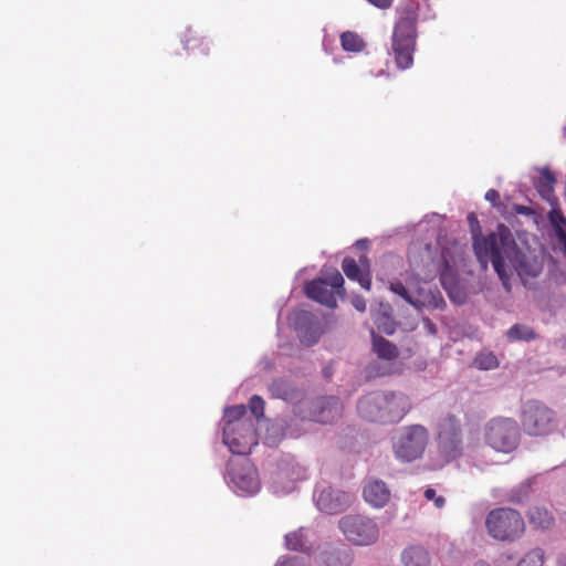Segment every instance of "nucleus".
<instances>
[{"label":"nucleus","mask_w":566,"mask_h":566,"mask_svg":"<svg viewBox=\"0 0 566 566\" xmlns=\"http://www.w3.org/2000/svg\"><path fill=\"white\" fill-rule=\"evenodd\" d=\"M424 497L428 501H433L436 507H438V509H442L446 504V499L443 496H437L436 491L431 488H428L424 491Z\"/></svg>","instance_id":"obj_32"},{"label":"nucleus","mask_w":566,"mask_h":566,"mask_svg":"<svg viewBox=\"0 0 566 566\" xmlns=\"http://www.w3.org/2000/svg\"><path fill=\"white\" fill-rule=\"evenodd\" d=\"M360 268H366L367 264L369 265V261L366 255H361L359 258Z\"/></svg>","instance_id":"obj_38"},{"label":"nucleus","mask_w":566,"mask_h":566,"mask_svg":"<svg viewBox=\"0 0 566 566\" xmlns=\"http://www.w3.org/2000/svg\"><path fill=\"white\" fill-rule=\"evenodd\" d=\"M485 526L492 538L502 542H514L525 532V522L522 515L511 507L492 510L485 518Z\"/></svg>","instance_id":"obj_5"},{"label":"nucleus","mask_w":566,"mask_h":566,"mask_svg":"<svg viewBox=\"0 0 566 566\" xmlns=\"http://www.w3.org/2000/svg\"><path fill=\"white\" fill-rule=\"evenodd\" d=\"M264 407L265 402L260 396L255 395L251 397L249 401V408L256 419H260L264 416Z\"/></svg>","instance_id":"obj_31"},{"label":"nucleus","mask_w":566,"mask_h":566,"mask_svg":"<svg viewBox=\"0 0 566 566\" xmlns=\"http://www.w3.org/2000/svg\"><path fill=\"white\" fill-rule=\"evenodd\" d=\"M473 363L481 370H489L499 366L497 358L493 353H481L476 355Z\"/></svg>","instance_id":"obj_28"},{"label":"nucleus","mask_w":566,"mask_h":566,"mask_svg":"<svg viewBox=\"0 0 566 566\" xmlns=\"http://www.w3.org/2000/svg\"><path fill=\"white\" fill-rule=\"evenodd\" d=\"M223 442L233 454H249L258 443L253 422L224 424Z\"/></svg>","instance_id":"obj_11"},{"label":"nucleus","mask_w":566,"mask_h":566,"mask_svg":"<svg viewBox=\"0 0 566 566\" xmlns=\"http://www.w3.org/2000/svg\"><path fill=\"white\" fill-rule=\"evenodd\" d=\"M340 46L346 52H361L366 43L360 35L352 31H345L340 34Z\"/></svg>","instance_id":"obj_22"},{"label":"nucleus","mask_w":566,"mask_h":566,"mask_svg":"<svg viewBox=\"0 0 566 566\" xmlns=\"http://www.w3.org/2000/svg\"><path fill=\"white\" fill-rule=\"evenodd\" d=\"M342 269L350 281H356L363 289L370 290L371 279L368 265L360 268L356 260L347 256L342 262Z\"/></svg>","instance_id":"obj_18"},{"label":"nucleus","mask_w":566,"mask_h":566,"mask_svg":"<svg viewBox=\"0 0 566 566\" xmlns=\"http://www.w3.org/2000/svg\"><path fill=\"white\" fill-rule=\"evenodd\" d=\"M428 443L429 431L424 426H405L392 437L394 454L401 462H412L423 455Z\"/></svg>","instance_id":"obj_4"},{"label":"nucleus","mask_w":566,"mask_h":566,"mask_svg":"<svg viewBox=\"0 0 566 566\" xmlns=\"http://www.w3.org/2000/svg\"><path fill=\"white\" fill-rule=\"evenodd\" d=\"M513 209H514V211L517 214H523V216H532V214H534V210L531 207H527V206L515 205Z\"/></svg>","instance_id":"obj_35"},{"label":"nucleus","mask_w":566,"mask_h":566,"mask_svg":"<svg viewBox=\"0 0 566 566\" xmlns=\"http://www.w3.org/2000/svg\"><path fill=\"white\" fill-rule=\"evenodd\" d=\"M411 407L410 398L402 392L375 391L358 401L357 411L367 421L392 424L401 421Z\"/></svg>","instance_id":"obj_3"},{"label":"nucleus","mask_w":566,"mask_h":566,"mask_svg":"<svg viewBox=\"0 0 566 566\" xmlns=\"http://www.w3.org/2000/svg\"><path fill=\"white\" fill-rule=\"evenodd\" d=\"M229 476L234 486L247 493H255L260 488L258 472L248 458L230 460L228 463Z\"/></svg>","instance_id":"obj_12"},{"label":"nucleus","mask_w":566,"mask_h":566,"mask_svg":"<svg viewBox=\"0 0 566 566\" xmlns=\"http://www.w3.org/2000/svg\"><path fill=\"white\" fill-rule=\"evenodd\" d=\"M322 562L324 566H348L349 564L347 556H343L336 552L325 553Z\"/></svg>","instance_id":"obj_30"},{"label":"nucleus","mask_w":566,"mask_h":566,"mask_svg":"<svg viewBox=\"0 0 566 566\" xmlns=\"http://www.w3.org/2000/svg\"><path fill=\"white\" fill-rule=\"evenodd\" d=\"M274 398H279L289 402H297L302 397V392L292 387L286 380L275 379L269 387Z\"/></svg>","instance_id":"obj_19"},{"label":"nucleus","mask_w":566,"mask_h":566,"mask_svg":"<svg viewBox=\"0 0 566 566\" xmlns=\"http://www.w3.org/2000/svg\"><path fill=\"white\" fill-rule=\"evenodd\" d=\"M405 566H429L430 557L428 552L420 546L406 548L401 556Z\"/></svg>","instance_id":"obj_21"},{"label":"nucleus","mask_w":566,"mask_h":566,"mask_svg":"<svg viewBox=\"0 0 566 566\" xmlns=\"http://www.w3.org/2000/svg\"><path fill=\"white\" fill-rule=\"evenodd\" d=\"M366 502L375 507H384L390 499V490L381 480H369L363 491Z\"/></svg>","instance_id":"obj_17"},{"label":"nucleus","mask_w":566,"mask_h":566,"mask_svg":"<svg viewBox=\"0 0 566 566\" xmlns=\"http://www.w3.org/2000/svg\"><path fill=\"white\" fill-rule=\"evenodd\" d=\"M474 566H490V565L484 562H479Z\"/></svg>","instance_id":"obj_39"},{"label":"nucleus","mask_w":566,"mask_h":566,"mask_svg":"<svg viewBox=\"0 0 566 566\" xmlns=\"http://www.w3.org/2000/svg\"><path fill=\"white\" fill-rule=\"evenodd\" d=\"M307 297L329 308L337 306L336 296L345 293L344 277L339 271L334 270L325 277H318L307 282L304 286Z\"/></svg>","instance_id":"obj_6"},{"label":"nucleus","mask_w":566,"mask_h":566,"mask_svg":"<svg viewBox=\"0 0 566 566\" xmlns=\"http://www.w3.org/2000/svg\"><path fill=\"white\" fill-rule=\"evenodd\" d=\"M245 413H247V408L243 405H237V406L227 408L224 411V419H226L224 424L252 422L250 419L244 418Z\"/></svg>","instance_id":"obj_27"},{"label":"nucleus","mask_w":566,"mask_h":566,"mask_svg":"<svg viewBox=\"0 0 566 566\" xmlns=\"http://www.w3.org/2000/svg\"><path fill=\"white\" fill-rule=\"evenodd\" d=\"M293 326L298 333L301 343L312 346L321 336L319 323L308 311H297L293 317Z\"/></svg>","instance_id":"obj_15"},{"label":"nucleus","mask_w":566,"mask_h":566,"mask_svg":"<svg viewBox=\"0 0 566 566\" xmlns=\"http://www.w3.org/2000/svg\"><path fill=\"white\" fill-rule=\"evenodd\" d=\"M371 338L373 352L379 359L391 361L398 358L399 349L395 344L387 340L382 336L376 335L374 331H371Z\"/></svg>","instance_id":"obj_20"},{"label":"nucleus","mask_w":566,"mask_h":566,"mask_svg":"<svg viewBox=\"0 0 566 566\" xmlns=\"http://www.w3.org/2000/svg\"><path fill=\"white\" fill-rule=\"evenodd\" d=\"M527 558H531V559H537L539 563H543V558H544V554H543V551L542 549H534L533 552H531L525 559H522L518 564V566H524V564L526 563V559Z\"/></svg>","instance_id":"obj_33"},{"label":"nucleus","mask_w":566,"mask_h":566,"mask_svg":"<svg viewBox=\"0 0 566 566\" xmlns=\"http://www.w3.org/2000/svg\"><path fill=\"white\" fill-rule=\"evenodd\" d=\"M437 443L441 453L448 459H455L463 450L461 420L453 413L446 415L437 429Z\"/></svg>","instance_id":"obj_8"},{"label":"nucleus","mask_w":566,"mask_h":566,"mask_svg":"<svg viewBox=\"0 0 566 566\" xmlns=\"http://www.w3.org/2000/svg\"><path fill=\"white\" fill-rule=\"evenodd\" d=\"M473 250L483 270L489 261L499 275L504 289L511 290L510 280L514 272L521 279L535 277L541 273V265L528 258L517 247L512 232L504 224H499L495 232L488 235H473Z\"/></svg>","instance_id":"obj_1"},{"label":"nucleus","mask_w":566,"mask_h":566,"mask_svg":"<svg viewBox=\"0 0 566 566\" xmlns=\"http://www.w3.org/2000/svg\"><path fill=\"white\" fill-rule=\"evenodd\" d=\"M521 422L524 431L530 436L547 434L556 424L554 411L536 400L525 402Z\"/></svg>","instance_id":"obj_7"},{"label":"nucleus","mask_w":566,"mask_h":566,"mask_svg":"<svg viewBox=\"0 0 566 566\" xmlns=\"http://www.w3.org/2000/svg\"><path fill=\"white\" fill-rule=\"evenodd\" d=\"M488 444L500 452H511L518 443V429L514 420L494 419L486 428Z\"/></svg>","instance_id":"obj_10"},{"label":"nucleus","mask_w":566,"mask_h":566,"mask_svg":"<svg viewBox=\"0 0 566 566\" xmlns=\"http://www.w3.org/2000/svg\"><path fill=\"white\" fill-rule=\"evenodd\" d=\"M506 335L511 340H532L536 337L535 332L531 327L522 324L513 325L509 328Z\"/></svg>","instance_id":"obj_26"},{"label":"nucleus","mask_w":566,"mask_h":566,"mask_svg":"<svg viewBox=\"0 0 566 566\" xmlns=\"http://www.w3.org/2000/svg\"><path fill=\"white\" fill-rule=\"evenodd\" d=\"M308 418L319 423H332L342 416L343 406L336 397H319L306 402Z\"/></svg>","instance_id":"obj_13"},{"label":"nucleus","mask_w":566,"mask_h":566,"mask_svg":"<svg viewBox=\"0 0 566 566\" xmlns=\"http://www.w3.org/2000/svg\"><path fill=\"white\" fill-rule=\"evenodd\" d=\"M432 300H433V305L436 307H438L440 303L441 304L444 303V301L439 292H437V294H432Z\"/></svg>","instance_id":"obj_37"},{"label":"nucleus","mask_w":566,"mask_h":566,"mask_svg":"<svg viewBox=\"0 0 566 566\" xmlns=\"http://www.w3.org/2000/svg\"><path fill=\"white\" fill-rule=\"evenodd\" d=\"M469 220H470V221L475 220L474 214H470V216H469Z\"/></svg>","instance_id":"obj_40"},{"label":"nucleus","mask_w":566,"mask_h":566,"mask_svg":"<svg viewBox=\"0 0 566 566\" xmlns=\"http://www.w3.org/2000/svg\"><path fill=\"white\" fill-rule=\"evenodd\" d=\"M530 523L539 528H548L553 524V516L551 513L542 507H533L528 512Z\"/></svg>","instance_id":"obj_25"},{"label":"nucleus","mask_w":566,"mask_h":566,"mask_svg":"<svg viewBox=\"0 0 566 566\" xmlns=\"http://www.w3.org/2000/svg\"><path fill=\"white\" fill-rule=\"evenodd\" d=\"M352 304L359 312L366 311V301L363 296H354L352 300Z\"/></svg>","instance_id":"obj_34"},{"label":"nucleus","mask_w":566,"mask_h":566,"mask_svg":"<svg viewBox=\"0 0 566 566\" xmlns=\"http://www.w3.org/2000/svg\"><path fill=\"white\" fill-rule=\"evenodd\" d=\"M286 547L291 551L303 552L306 549V542L302 531L290 533L285 536Z\"/></svg>","instance_id":"obj_29"},{"label":"nucleus","mask_w":566,"mask_h":566,"mask_svg":"<svg viewBox=\"0 0 566 566\" xmlns=\"http://www.w3.org/2000/svg\"><path fill=\"white\" fill-rule=\"evenodd\" d=\"M389 289L392 293L400 296L403 301L417 310H421L423 306H426V302L420 301L418 297H415L411 293H409L407 287L400 281L391 282Z\"/></svg>","instance_id":"obj_24"},{"label":"nucleus","mask_w":566,"mask_h":566,"mask_svg":"<svg viewBox=\"0 0 566 566\" xmlns=\"http://www.w3.org/2000/svg\"><path fill=\"white\" fill-rule=\"evenodd\" d=\"M319 511L336 514L344 511L349 503V495L332 486H319L314 494Z\"/></svg>","instance_id":"obj_14"},{"label":"nucleus","mask_w":566,"mask_h":566,"mask_svg":"<svg viewBox=\"0 0 566 566\" xmlns=\"http://www.w3.org/2000/svg\"><path fill=\"white\" fill-rule=\"evenodd\" d=\"M554 175L548 169H544L541 172L539 178L536 182V189L543 198H545L546 200H551V197L553 196L554 192Z\"/></svg>","instance_id":"obj_23"},{"label":"nucleus","mask_w":566,"mask_h":566,"mask_svg":"<svg viewBox=\"0 0 566 566\" xmlns=\"http://www.w3.org/2000/svg\"><path fill=\"white\" fill-rule=\"evenodd\" d=\"M339 527L350 543L368 546L377 542L379 528L377 524L361 515H347L340 518Z\"/></svg>","instance_id":"obj_9"},{"label":"nucleus","mask_w":566,"mask_h":566,"mask_svg":"<svg viewBox=\"0 0 566 566\" xmlns=\"http://www.w3.org/2000/svg\"><path fill=\"white\" fill-rule=\"evenodd\" d=\"M419 11L420 4L416 0H408L397 8L398 17L391 36V51L400 70H407L413 63Z\"/></svg>","instance_id":"obj_2"},{"label":"nucleus","mask_w":566,"mask_h":566,"mask_svg":"<svg viewBox=\"0 0 566 566\" xmlns=\"http://www.w3.org/2000/svg\"><path fill=\"white\" fill-rule=\"evenodd\" d=\"M485 199L492 202L493 205H496V202L500 200V195L496 190L490 189L485 193Z\"/></svg>","instance_id":"obj_36"},{"label":"nucleus","mask_w":566,"mask_h":566,"mask_svg":"<svg viewBox=\"0 0 566 566\" xmlns=\"http://www.w3.org/2000/svg\"><path fill=\"white\" fill-rule=\"evenodd\" d=\"M185 50L195 59L200 60L209 56V49L212 43L207 36L200 35L197 32L188 30L185 32L182 39Z\"/></svg>","instance_id":"obj_16"}]
</instances>
